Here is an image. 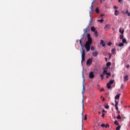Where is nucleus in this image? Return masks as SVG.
I'll return each instance as SVG.
<instances>
[{
  "label": "nucleus",
  "mask_w": 130,
  "mask_h": 130,
  "mask_svg": "<svg viewBox=\"0 0 130 130\" xmlns=\"http://www.w3.org/2000/svg\"><path fill=\"white\" fill-rule=\"evenodd\" d=\"M122 13L123 14H124V13H125V12L124 11H122Z\"/></svg>",
  "instance_id": "nucleus-56"
},
{
  "label": "nucleus",
  "mask_w": 130,
  "mask_h": 130,
  "mask_svg": "<svg viewBox=\"0 0 130 130\" xmlns=\"http://www.w3.org/2000/svg\"><path fill=\"white\" fill-rule=\"evenodd\" d=\"M100 91H104V88H102L100 89Z\"/></svg>",
  "instance_id": "nucleus-46"
},
{
  "label": "nucleus",
  "mask_w": 130,
  "mask_h": 130,
  "mask_svg": "<svg viewBox=\"0 0 130 130\" xmlns=\"http://www.w3.org/2000/svg\"><path fill=\"white\" fill-rule=\"evenodd\" d=\"M91 24V22H90V24H89V25L90 26Z\"/></svg>",
  "instance_id": "nucleus-60"
},
{
  "label": "nucleus",
  "mask_w": 130,
  "mask_h": 130,
  "mask_svg": "<svg viewBox=\"0 0 130 130\" xmlns=\"http://www.w3.org/2000/svg\"><path fill=\"white\" fill-rule=\"evenodd\" d=\"M111 57V55H110L109 57V58H110Z\"/></svg>",
  "instance_id": "nucleus-55"
},
{
  "label": "nucleus",
  "mask_w": 130,
  "mask_h": 130,
  "mask_svg": "<svg viewBox=\"0 0 130 130\" xmlns=\"http://www.w3.org/2000/svg\"><path fill=\"white\" fill-rule=\"evenodd\" d=\"M100 44L103 47H105V43H104V41H103V40H101Z\"/></svg>",
  "instance_id": "nucleus-7"
},
{
  "label": "nucleus",
  "mask_w": 130,
  "mask_h": 130,
  "mask_svg": "<svg viewBox=\"0 0 130 130\" xmlns=\"http://www.w3.org/2000/svg\"><path fill=\"white\" fill-rule=\"evenodd\" d=\"M93 3H94V2H92L90 8V9H91V13H94V9H93Z\"/></svg>",
  "instance_id": "nucleus-8"
},
{
  "label": "nucleus",
  "mask_w": 130,
  "mask_h": 130,
  "mask_svg": "<svg viewBox=\"0 0 130 130\" xmlns=\"http://www.w3.org/2000/svg\"><path fill=\"white\" fill-rule=\"evenodd\" d=\"M109 55H111V54L110 53H109Z\"/></svg>",
  "instance_id": "nucleus-59"
},
{
  "label": "nucleus",
  "mask_w": 130,
  "mask_h": 130,
  "mask_svg": "<svg viewBox=\"0 0 130 130\" xmlns=\"http://www.w3.org/2000/svg\"><path fill=\"white\" fill-rule=\"evenodd\" d=\"M91 50H92V51H93V50H95V48L93 46H91Z\"/></svg>",
  "instance_id": "nucleus-30"
},
{
  "label": "nucleus",
  "mask_w": 130,
  "mask_h": 130,
  "mask_svg": "<svg viewBox=\"0 0 130 130\" xmlns=\"http://www.w3.org/2000/svg\"><path fill=\"white\" fill-rule=\"evenodd\" d=\"M116 110H118V107L117 106H115Z\"/></svg>",
  "instance_id": "nucleus-44"
},
{
  "label": "nucleus",
  "mask_w": 130,
  "mask_h": 130,
  "mask_svg": "<svg viewBox=\"0 0 130 130\" xmlns=\"http://www.w3.org/2000/svg\"><path fill=\"white\" fill-rule=\"evenodd\" d=\"M114 119H115V117H114Z\"/></svg>",
  "instance_id": "nucleus-64"
},
{
  "label": "nucleus",
  "mask_w": 130,
  "mask_h": 130,
  "mask_svg": "<svg viewBox=\"0 0 130 130\" xmlns=\"http://www.w3.org/2000/svg\"><path fill=\"white\" fill-rule=\"evenodd\" d=\"M89 77L90 79H94L95 77V75H94V73L93 72H90L89 73Z\"/></svg>",
  "instance_id": "nucleus-4"
},
{
  "label": "nucleus",
  "mask_w": 130,
  "mask_h": 130,
  "mask_svg": "<svg viewBox=\"0 0 130 130\" xmlns=\"http://www.w3.org/2000/svg\"><path fill=\"white\" fill-rule=\"evenodd\" d=\"M122 0H118V3H119L120 4H122V2H121Z\"/></svg>",
  "instance_id": "nucleus-42"
},
{
  "label": "nucleus",
  "mask_w": 130,
  "mask_h": 130,
  "mask_svg": "<svg viewBox=\"0 0 130 130\" xmlns=\"http://www.w3.org/2000/svg\"><path fill=\"white\" fill-rule=\"evenodd\" d=\"M107 76H108L109 77H111V73H107Z\"/></svg>",
  "instance_id": "nucleus-35"
},
{
  "label": "nucleus",
  "mask_w": 130,
  "mask_h": 130,
  "mask_svg": "<svg viewBox=\"0 0 130 130\" xmlns=\"http://www.w3.org/2000/svg\"><path fill=\"white\" fill-rule=\"evenodd\" d=\"M105 108H106V109H109V106L108 105H107L105 106Z\"/></svg>",
  "instance_id": "nucleus-34"
},
{
  "label": "nucleus",
  "mask_w": 130,
  "mask_h": 130,
  "mask_svg": "<svg viewBox=\"0 0 130 130\" xmlns=\"http://www.w3.org/2000/svg\"><path fill=\"white\" fill-rule=\"evenodd\" d=\"M82 108L84 109V100H82Z\"/></svg>",
  "instance_id": "nucleus-38"
},
{
  "label": "nucleus",
  "mask_w": 130,
  "mask_h": 130,
  "mask_svg": "<svg viewBox=\"0 0 130 130\" xmlns=\"http://www.w3.org/2000/svg\"><path fill=\"white\" fill-rule=\"evenodd\" d=\"M83 78H84V75L82 76ZM85 90H86V88L85 87V78H83V90L82 93H84L85 92Z\"/></svg>",
  "instance_id": "nucleus-3"
},
{
  "label": "nucleus",
  "mask_w": 130,
  "mask_h": 130,
  "mask_svg": "<svg viewBox=\"0 0 130 130\" xmlns=\"http://www.w3.org/2000/svg\"><path fill=\"white\" fill-rule=\"evenodd\" d=\"M82 130H83V126H82Z\"/></svg>",
  "instance_id": "nucleus-61"
},
{
  "label": "nucleus",
  "mask_w": 130,
  "mask_h": 130,
  "mask_svg": "<svg viewBox=\"0 0 130 130\" xmlns=\"http://www.w3.org/2000/svg\"><path fill=\"white\" fill-rule=\"evenodd\" d=\"M124 82H125V81H128V76L125 75L124 77Z\"/></svg>",
  "instance_id": "nucleus-9"
},
{
  "label": "nucleus",
  "mask_w": 130,
  "mask_h": 130,
  "mask_svg": "<svg viewBox=\"0 0 130 130\" xmlns=\"http://www.w3.org/2000/svg\"><path fill=\"white\" fill-rule=\"evenodd\" d=\"M103 16H104V14H102L101 15V17H103Z\"/></svg>",
  "instance_id": "nucleus-54"
},
{
  "label": "nucleus",
  "mask_w": 130,
  "mask_h": 130,
  "mask_svg": "<svg viewBox=\"0 0 130 130\" xmlns=\"http://www.w3.org/2000/svg\"><path fill=\"white\" fill-rule=\"evenodd\" d=\"M117 119H121V117L120 115H118V116L116 117Z\"/></svg>",
  "instance_id": "nucleus-27"
},
{
  "label": "nucleus",
  "mask_w": 130,
  "mask_h": 130,
  "mask_svg": "<svg viewBox=\"0 0 130 130\" xmlns=\"http://www.w3.org/2000/svg\"><path fill=\"white\" fill-rule=\"evenodd\" d=\"M105 127H109V124H106V125H105Z\"/></svg>",
  "instance_id": "nucleus-36"
},
{
  "label": "nucleus",
  "mask_w": 130,
  "mask_h": 130,
  "mask_svg": "<svg viewBox=\"0 0 130 130\" xmlns=\"http://www.w3.org/2000/svg\"><path fill=\"white\" fill-rule=\"evenodd\" d=\"M128 49H129V50H130V46H129V47H128Z\"/></svg>",
  "instance_id": "nucleus-53"
},
{
  "label": "nucleus",
  "mask_w": 130,
  "mask_h": 130,
  "mask_svg": "<svg viewBox=\"0 0 130 130\" xmlns=\"http://www.w3.org/2000/svg\"><path fill=\"white\" fill-rule=\"evenodd\" d=\"M120 127H121V126H118L116 128V130H119V129H120Z\"/></svg>",
  "instance_id": "nucleus-28"
},
{
  "label": "nucleus",
  "mask_w": 130,
  "mask_h": 130,
  "mask_svg": "<svg viewBox=\"0 0 130 130\" xmlns=\"http://www.w3.org/2000/svg\"><path fill=\"white\" fill-rule=\"evenodd\" d=\"M114 124H115L116 125H119V124L117 122V121H115Z\"/></svg>",
  "instance_id": "nucleus-23"
},
{
  "label": "nucleus",
  "mask_w": 130,
  "mask_h": 130,
  "mask_svg": "<svg viewBox=\"0 0 130 130\" xmlns=\"http://www.w3.org/2000/svg\"><path fill=\"white\" fill-rule=\"evenodd\" d=\"M113 8H114L115 11V10L117 9V8H118L117 7H116V6H114Z\"/></svg>",
  "instance_id": "nucleus-43"
},
{
  "label": "nucleus",
  "mask_w": 130,
  "mask_h": 130,
  "mask_svg": "<svg viewBox=\"0 0 130 130\" xmlns=\"http://www.w3.org/2000/svg\"><path fill=\"white\" fill-rule=\"evenodd\" d=\"M102 101H105V98H103Z\"/></svg>",
  "instance_id": "nucleus-48"
},
{
  "label": "nucleus",
  "mask_w": 130,
  "mask_h": 130,
  "mask_svg": "<svg viewBox=\"0 0 130 130\" xmlns=\"http://www.w3.org/2000/svg\"><path fill=\"white\" fill-rule=\"evenodd\" d=\"M110 66H111V62H108L106 64V66L107 67V68H109V67H110Z\"/></svg>",
  "instance_id": "nucleus-16"
},
{
  "label": "nucleus",
  "mask_w": 130,
  "mask_h": 130,
  "mask_svg": "<svg viewBox=\"0 0 130 130\" xmlns=\"http://www.w3.org/2000/svg\"><path fill=\"white\" fill-rule=\"evenodd\" d=\"M101 98H102V95L101 96Z\"/></svg>",
  "instance_id": "nucleus-62"
},
{
  "label": "nucleus",
  "mask_w": 130,
  "mask_h": 130,
  "mask_svg": "<svg viewBox=\"0 0 130 130\" xmlns=\"http://www.w3.org/2000/svg\"><path fill=\"white\" fill-rule=\"evenodd\" d=\"M119 32H120V33H121V34H123L124 31L123 30V31H121V30L119 29Z\"/></svg>",
  "instance_id": "nucleus-37"
},
{
  "label": "nucleus",
  "mask_w": 130,
  "mask_h": 130,
  "mask_svg": "<svg viewBox=\"0 0 130 130\" xmlns=\"http://www.w3.org/2000/svg\"><path fill=\"white\" fill-rule=\"evenodd\" d=\"M126 69H128L129 68V65H126Z\"/></svg>",
  "instance_id": "nucleus-47"
},
{
  "label": "nucleus",
  "mask_w": 130,
  "mask_h": 130,
  "mask_svg": "<svg viewBox=\"0 0 130 130\" xmlns=\"http://www.w3.org/2000/svg\"><path fill=\"white\" fill-rule=\"evenodd\" d=\"M100 113H101V112H99V114H100Z\"/></svg>",
  "instance_id": "nucleus-57"
},
{
  "label": "nucleus",
  "mask_w": 130,
  "mask_h": 130,
  "mask_svg": "<svg viewBox=\"0 0 130 130\" xmlns=\"http://www.w3.org/2000/svg\"><path fill=\"white\" fill-rule=\"evenodd\" d=\"M98 22H100L101 23H103V22H104V20H103V19H99V20H98Z\"/></svg>",
  "instance_id": "nucleus-22"
},
{
  "label": "nucleus",
  "mask_w": 130,
  "mask_h": 130,
  "mask_svg": "<svg viewBox=\"0 0 130 130\" xmlns=\"http://www.w3.org/2000/svg\"><path fill=\"white\" fill-rule=\"evenodd\" d=\"M101 127H105V124H104V123L102 124L101 125Z\"/></svg>",
  "instance_id": "nucleus-32"
},
{
  "label": "nucleus",
  "mask_w": 130,
  "mask_h": 130,
  "mask_svg": "<svg viewBox=\"0 0 130 130\" xmlns=\"http://www.w3.org/2000/svg\"><path fill=\"white\" fill-rule=\"evenodd\" d=\"M111 84H110V83H108L107 84V87L108 88V89H110L111 88Z\"/></svg>",
  "instance_id": "nucleus-13"
},
{
  "label": "nucleus",
  "mask_w": 130,
  "mask_h": 130,
  "mask_svg": "<svg viewBox=\"0 0 130 130\" xmlns=\"http://www.w3.org/2000/svg\"><path fill=\"white\" fill-rule=\"evenodd\" d=\"M120 88H121V89L123 88V84H121Z\"/></svg>",
  "instance_id": "nucleus-45"
},
{
  "label": "nucleus",
  "mask_w": 130,
  "mask_h": 130,
  "mask_svg": "<svg viewBox=\"0 0 130 130\" xmlns=\"http://www.w3.org/2000/svg\"><path fill=\"white\" fill-rule=\"evenodd\" d=\"M105 58L106 59V61H107V58L105 57Z\"/></svg>",
  "instance_id": "nucleus-51"
},
{
  "label": "nucleus",
  "mask_w": 130,
  "mask_h": 130,
  "mask_svg": "<svg viewBox=\"0 0 130 130\" xmlns=\"http://www.w3.org/2000/svg\"><path fill=\"white\" fill-rule=\"evenodd\" d=\"M104 116H105V114L104 113H103L102 114V117H103V118H104Z\"/></svg>",
  "instance_id": "nucleus-41"
},
{
  "label": "nucleus",
  "mask_w": 130,
  "mask_h": 130,
  "mask_svg": "<svg viewBox=\"0 0 130 130\" xmlns=\"http://www.w3.org/2000/svg\"><path fill=\"white\" fill-rule=\"evenodd\" d=\"M114 15L115 16H118V15H119V12H118L117 10H115Z\"/></svg>",
  "instance_id": "nucleus-11"
},
{
  "label": "nucleus",
  "mask_w": 130,
  "mask_h": 130,
  "mask_svg": "<svg viewBox=\"0 0 130 130\" xmlns=\"http://www.w3.org/2000/svg\"><path fill=\"white\" fill-rule=\"evenodd\" d=\"M103 75H107V71L104 70L103 72Z\"/></svg>",
  "instance_id": "nucleus-21"
},
{
  "label": "nucleus",
  "mask_w": 130,
  "mask_h": 130,
  "mask_svg": "<svg viewBox=\"0 0 130 130\" xmlns=\"http://www.w3.org/2000/svg\"><path fill=\"white\" fill-rule=\"evenodd\" d=\"M122 43H125V44H127V42L126 41V39H123L122 41Z\"/></svg>",
  "instance_id": "nucleus-14"
},
{
  "label": "nucleus",
  "mask_w": 130,
  "mask_h": 130,
  "mask_svg": "<svg viewBox=\"0 0 130 130\" xmlns=\"http://www.w3.org/2000/svg\"><path fill=\"white\" fill-rule=\"evenodd\" d=\"M106 78H107V79H108V78H109V76L108 75H107V76H106Z\"/></svg>",
  "instance_id": "nucleus-50"
},
{
  "label": "nucleus",
  "mask_w": 130,
  "mask_h": 130,
  "mask_svg": "<svg viewBox=\"0 0 130 130\" xmlns=\"http://www.w3.org/2000/svg\"><path fill=\"white\" fill-rule=\"evenodd\" d=\"M123 45H124V44L123 43H120L118 44V46H119V47H122Z\"/></svg>",
  "instance_id": "nucleus-19"
},
{
  "label": "nucleus",
  "mask_w": 130,
  "mask_h": 130,
  "mask_svg": "<svg viewBox=\"0 0 130 130\" xmlns=\"http://www.w3.org/2000/svg\"><path fill=\"white\" fill-rule=\"evenodd\" d=\"M120 39H123V35H120L119 36Z\"/></svg>",
  "instance_id": "nucleus-24"
},
{
  "label": "nucleus",
  "mask_w": 130,
  "mask_h": 130,
  "mask_svg": "<svg viewBox=\"0 0 130 130\" xmlns=\"http://www.w3.org/2000/svg\"><path fill=\"white\" fill-rule=\"evenodd\" d=\"M91 30L92 32H95V31H96V29L95 28V27L94 26H91Z\"/></svg>",
  "instance_id": "nucleus-15"
},
{
  "label": "nucleus",
  "mask_w": 130,
  "mask_h": 130,
  "mask_svg": "<svg viewBox=\"0 0 130 130\" xmlns=\"http://www.w3.org/2000/svg\"><path fill=\"white\" fill-rule=\"evenodd\" d=\"M94 35L95 37H98V31L97 30L94 31Z\"/></svg>",
  "instance_id": "nucleus-18"
},
{
  "label": "nucleus",
  "mask_w": 130,
  "mask_h": 130,
  "mask_svg": "<svg viewBox=\"0 0 130 130\" xmlns=\"http://www.w3.org/2000/svg\"><path fill=\"white\" fill-rule=\"evenodd\" d=\"M113 83H114V80H111L109 81V84H110V85H112Z\"/></svg>",
  "instance_id": "nucleus-17"
},
{
  "label": "nucleus",
  "mask_w": 130,
  "mask_h": 130,
  "mask_svg": "<svg viewBox=\"0 0 130 130\" xmlns=\"http://www.w3.org/2000/svg\"><path fill=\"white\" fill-rule=\"evenodd\" d=\"M95 12L96 14H99V9H98V8H96L95 10Z\"/></svg>",
  "instance_id": "nucleus-29"
},
{
  "label": "nucleus",
  "mask_w": 130,
  "mask_h": 130,
  "mask_svg": "<svg viewBox=\"0 0 130 130\" xmlns=\"http://www.w3.org/2000/svg\"><path fill=\"white\" fill-rule=\"evenodd\" d=\"M102 112H104H104H106V111H105V110H102Z\"/></svg>",
  "instance_id": "nucleus-49"
},
{
  "label": "nucleus",
  "mask_w": 130,
  "mask_h": 130,
  "mask_svg": "<svg viewBox=\"0 0 130 130\" xmlns=\"http://www.w3.org/2000/svg\"><path fill=\"white\" fill-rule=\"evenodd\" d=\"M108 45L109 46H111V45H112V43H111V42H109L108 43Z\"/></svg>",
  "instance_id": "nucleus-31"
},
{
  "label": "nucleus",
  "mask_w": 130,
  "mask_h": 130,
  "mask_svg": "<svg viewBox=\"0 0 130 130\" xmlns=\"http://www.w3.org/2000/svg\"><path fill=\"white\" fill-rule=\"evenodd\" d=\"M92 55L94 57L97 56L98 55V52H93L92 53Z\"/></svg>",
  "instance_id": "nucleus-12"
},
{
  "label": "nucleus",
  "mask_w": 130,
  "mask_h": 130,
  "mask_svg": "<svg viewBox=\"0 0 130 130\" xmlns=\"http://www.w3.org/2000/svg\"><path fill=\"white\" fill-rule=\"evenodd\" d=\"M79 42L81 47V50L80 51L82 55L81 63H83L85 61V50H84V46L82 44V39L79 40Z\"/></svg>",
  "instance_id": "nucleus-2"
},
{
  "label": "nucleus",
  "mask_w": 130,
  "mask_h": 130,
  "mask_svg": "<svg viewBox=\"0 0 130 130\" xmlns=\"http://www.w3.org/2000/svg\"><path fill=\"white\" fill-rule=\"evenodd\" d=\"M109 29H110V24H106L104 27V29L105 31H107Z\"/></svg>",
  "instance_id": "nucleus-6"
},
{
  "label": "nucleus",
  "mask_w": 130,
  "mask_h": 130,
  "mask_svg": "<svg viewBox=\"0 0 130 130\" xmlns=\"http://www.w3.org/2000/svg\"><path fill=\"white\" fill-rule=\"evenodd\" d=\"M119 97H120V93H119L117 95H116L115 97V99L116 100H117L119 99Z\"/></svg>",
  "instance_id": "nucleus-10"
},
{
  "label": "nucleus",
  "mask_w": 130,
  "mask_h": 130,
  "mask_svg": "<svg viewBox=\"0 0 130 130\" xmlns=\"http://www.w3.org/2000/svg\"><path fill=\"white\" fill-rule=\"evenodd\" d=\"M128 107H130V106H128Z\"/></svg>",
  "instance_id": "nucleus-63"
},
{
  "label": "nucleus",
  "mask_w": 130,
  "mask_h": 130,
  "mask_svg": "<svg viewBox=\"0 0 130 130\" xmlns=\"http://www.w3.org/2000/svg\"><path fill=\"white\" fill-rule=\"evenodd\" d=\"M84 33H88V31H87V28L84 29Z\"/></svg>",
  "instance_id": "nucleus-39"
},
{
  "label": "nucleus",
  "mask_w": 130,
  "mask_h": 130,
  "mask_svg": "<svg viewBox=\"0 0 130 130\" xmlns=\"http://www.w3.org/2000/svg\"><path fill=\"white\" fill-rule=\"evenodd\" d=\"M101 78H102V80H103V79H104V75L103 74H101L100 75Z\"/></svg>",
  "instance_id": "nucleus-25"
},
{
  "label": "nucleus",
  "mask_w": 130,
  "mask_h": 130,
  "mask_svg": "<svg viewBox=\"0 0 130 130\" xmlns=\"http://www.w3.org/2000/svg\"><path fill=\"white\" fill-rule=\"evenodd\" d=\"M115 51H116L115 49H112V53H114L115 52Z\"/></svg>",
  "instance_id": "nucleus-33"
},
{
  "label": "nucleus",
  "mask_w": 130,
  "mask_h": 130,
  "mask_svg": "<svg viewBox=\"0 0 130 130\" xmlns=\"http://www.w3.org/2000/svg\"><path fill=\"white\" fill-rule=\"evenodd\" d=\"M84 120H87V115H85Z\"/></svg>",
  "instance_id": "nucleus-40"
},
{
  "label": "nucleus",
  "mask_w": 130,
  "mask_h": 130,
  "mask_svg": "<svg viewBox=\"0 0 130 130\" xmlns=\"http://www.w3.org/2000/svg\"><path fill=\"white\" fill-rule=\"evenodd\" d=\"M117 112H118V113H120V112L118 110H117Z\"/></svg>",
  "instance_id": "nucleus-52"
},
{
  "label": "nucleus",
  "mask_w": 130,
  "mask_h": 130,
  "mask_svg": "<svg viewBox=\"0 0 130 130\" xmlns=\"http://www.w3.org/2000/svg\"><path fill=\"white\" fill-rule=\"evenodd\" d=\"M124 14H127V16H128V17H129V16H130V13H128V10H126V12H125V13H124Z\"/></svg>",
  "instance_id": "nucleus-20"
},
{
  "label": "nucleus",
  "mask_w": 130,
  "mask_h": 130,
  "mask_svg": "<svg viewBox=\"0 0 130 130\" xmlns=\"http://www.w3.org/2000/svg\"><path fill=\"white\" fill-rule=\"evenodd\" d=\"M115 106H117L118 105V102L115 101Z\"/></svg>",
  "instance_id": "nucleus-26"
},
{
  "label": "nucleus",
  "mask_w": 130,
  "mask_h": 130,
  "mask_svg": "<svg viewBox=\"0 0 130 130\" xmlns=\"http://www.w3.org/2000/svg\"><path fill=\"white\" fill-rule=\"evenodd\" d=\"M92 58L88 59L86 62L87 66H91V64H92Z\"/></svg>",
  "instance_id": "nucleus-5"
},
{
  "label": "nucleus",
  "mask_w": 130,
  "mask_h": 130,
  "mask_svg": "<svg viewBox=\"0 0 130 130\" xmlns=\"http://www.w3.org/2000/svg\"><path fill=\"white\" fill-rule=\"evenodd\" d=\"M87 36L88 40L86 42L85 47L87 52H89V51H90L91 44H92V38L91 37V35H90V34H88Z\"/></svg>",
  "instance_id": "nucleus-1"
},
{
  "label": "nucleus",
  "mask_w": 130,
  "mask_h": 130,
  "mask_svg": "<svg viewBox=\"0 0 130 130\" xmlns=\"http://www.w3.org/2000/svg\"><path fill=\"white\" fill-rule=\"evenodd\" d=\"M83 111H82V116H83Z\"/></svg>",
  "instance_id": "nucleus-58"
}]
</instances>
